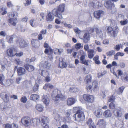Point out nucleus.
I'll list each match as a JSON object with an SVG mask.
<instances>
[{
    "label": "nucleus",
    "mask_w": 128,
    "mask_h": 128,
    "mask_svg": "<svg viewBox=\"0 0 128 128\" xmlns=\"http://www.w3.org/2000/svg\"><path fill=\"white\" fill-rule=\"evenodd\" d=\"M128 20L127 19L124 20H121L120 21V23L122 25H124L127 23Z\"/></svg>",
    "instance_id": "obj_55"
},
{
    "label": "nucleus",
    "mask_w": 128,
    "mask_h": 128,
    "mask_svg": "<svg viewBox=\"0 0 128 128\" xmlns=\"http://www.w3.org/2000/svg\"><path fill=\"white\" fill-rule=\"evenodd\" d=\"M32 82L31 80H25L23 83V86L26 87H31L32 86Z\"/></svg>",
    "instance_id": "obj_20"
},
{
    "label": "nucleus",
    "mask_w": 128,
    "mask_h": 128,
    "mask_svg": "<svg viewBox=\"0 0 128 128\" xmlns=\"http://www.w3.org/2000/svg\"><path fill=\"white\" fill-rule=\"evenodd\" d=\"M123 46V45L121 44L116 45L114 47V50H116L117 51H119L120 50V48H122Z\"/></svg>",
    "instance_id": "obj_37"
},
{
    "label": "nucleus",
    "mask_w": 128,
    "mask_h": 128,
    "mask_svg": "<svg viewBox=\"0 0 128 128\" xmlns=\"http://www.w3.org/2000/svg\"><path fill=\"white\" fill-rule=\"evenodd\" d=\"M5 94L4 93H1L0 96L1 97H2L3 95L4 96V101L6 102H8L9 101V95L8 94Z\"/></svg>",
    "instance_id": "obj_25"
},
{
    "label": "nucleus",
    "mask_w": 128,
    "mask_h": 128,
    "mask_svg": "<svg viewBox=\"0 0 128 128\" xmlns=\"http://www.w3.org/2000/svg\"><path fill=\"white\" fill-rule=\"evenodd\" d=\"M6 54L8 57H14L16 54V50L14 48H8L6 51Z\"/></svg>",
    "instance_id": "obj_5"
},
{
    "label": "nucleus",
    "mask_w": 128,
    "mask_h": 128,
    "mask_svg": "<svg viewBox=\"0 0 128 128\" xmlns=\"http://www.w3.org/2000/svg\"><path fill=\"white\" fill-rule=\"evenodd\" d=\"M118 31V30L116 29L115 30H113L112 34H111L112 36L115 37L117 35Z\"/></svg>",
    "instance_id": "obj_46"
},
{
    "label": "nucleus",
    "mask_w": 128,
    "mask_h": 128,
    "mask_svg": "<svg viewBox=\"0 0 128 128\" xmlns=\"http://www.w3.org/2000/svg\"><path fill=\"white\" fill-rule=\"evenodd\" d=\"M103 115L106 118L111 117L112 114L110 110H106L103 113Z\"/></svg>",
    "instance_id": "obj_21"
},
{
    "label": "nucleus",
    "mask_w": 128,
    "mask_h": 128,
    "mask_svg": "<svg viewBox=\"0 0 128 128\" xmlns=\"http://www.w3.org/2000/svg\"><path fill=\"white\" fill-rule=\"evenodd\" d=\"M73 109L74 112L76 113H79L80 112L82 111V108L79 107H74L73 108Z\"/></svg>",
    "instance_id": "obj_36"
},
{
    "label": "nucleus",
    "mask_w": 128,
    "mask_h": 128,
    "mask_svg": "<svg viewBox=\"0 0 128 128\" xmlns=\"http://www.w3.org/2000/svg\"><path fill=\"white\" fill-rule=\"evenodd\" d=\"M115 100L114 97L112 95L109 98V99L108 100V102H113Z\"/></svg>",
    "instance_id": "obj_57"
},
{
    "label": "nucleus",
    "mask_w": 128,
    "mask_h": 128,
    "mask_svg": "<svg viewBox=\"0 0 128 128\" xmlns=\"http://www.w3.org/2000/svg\"><path fill=\"white\" fill-rule=\"evenodd\" d=\"M92 86L91 85H87L86 87V88L87 91L88 92H90L92 90Z\"/></svg>",
    "instance_id": "obj_45"
},
{
    "label": "nucleus",
    "mask_w": 128,
    "mask_h": 128,
    "mask_svg": "<svg viewBox=\"0 0 128 128\" xmlns=\"http://www.w3.org/2000/svg\"><path fill=\"white\" fill-rule=\"evenodd\" d=\"M17 14L16 12H12L10 14L8 15V16L10 18H16V16Z\"/></svg>",
    "instance_id": "obj_40"
},
{
    "label": "nucleus",
    "mask_w": 128,
    "mask_h": 128,
    "mask_svg": "<svg viewBox=\"0 0 128 128\" xmlns=\"http://www.w3.org/2000/svg\"><path fill=\"white\" fill-rule=\"evenodd\" d=\"M107 30L108 33H110L113 30V28L110 26H108L107 27Z\"/></svg>",
    "instance_id": "obj_62"
},
{
    "label": "nucleus",
    "mask_w": 128,
    "mask_h": 128,
    "mask_svg": "<svg viewBox=\"0 0 128 128\" xmlns=\"http://www.w3.org/2000/svg\"><path fill=\"white\" fill-rule=\"evenodd\" d=\"M23 53L22 52H20L19 53H17L16 51V56H17L20 57L23 55Z\"/></svg>",
    "instance_id": "obj_61"
},
{
    "label": "nucleus",
    "mask_w": 128,
    "mask_h": 128,
    "mask_svg": "<svg viewBox=\"0 0 128 128\" xmlns=\"http://www.w3.org/2000/svg\"><path fill=\"white\" fill-rule=\"evenodd\" d=\"M109 91L108 90H105L104 91L102 92V95L103 98H104L106 97V94L108 95V94Z\"/></svg>",
    "instance_id": "obj_43"
},
{
    "label": "nucleus",
    "mask_w": 128,
    "mask_h": 128,
    "mask_svg": "<svg viewBox=\"0 0 128 128\" xmlns=\"http://www.w3.org/2000/svg\"><path fill=\"white\" fill-rule=\"evenodd\" d=\"M16 42L17 44H19L20 48H24L28 46L27 43L23 39L19 37L18 38V39Z\"/></svg>",
    "instance_id": "obj_7"
},
{
    "label": "nucleus",
    "mask_w": 128,
    "mask_h": 128,
    "mask_svg": "<svg viewBox=\"0 0 128 128\" xmlns=\"http://www.w3.org/2000/svg\"><path fill=\"white\" fill-rule=\"evenodd\" d=\"M122 80L125 82H128V75H126L124 78H122Z\"/></svg>",
    "instance_id": "obj_54"
},
{
    "label": "nucleus",
    "mask_w": 128,
    "mask_h": 128,
    "mask_svg": "<svg viewBox=\"0 0 128 128\" xmlns=\"http://www.w3.org/2000/svg\"><path fill=\"white\" fill-rule=\"evenodd\" d=\"M38 118H31L30 117L26 116L22 117L21 120V122L23 125L26 126L34 125L39 122Z\"/></svg>",
    "instance_id": "obj_1"
},
{
    "label": "nucleus",
    "mask_w": 128,
    "mask_h": 128,
    "mask_svg": "<svg viewBox=\"0 0 128 128\" xmlns=\"http://www.w3.org/2000/svg\"><path fill=\"white\" fill-rule=\"evenodd\" d=\"M92 79L91 76L90 74H88L86 76L84 79V81L86 82L87 84H88L91 82Z\"/></svg>",
    "instance_id": "obj_22"
},
{
    "label": "nucleus",
    "mask_w": 128,
    "mask_h": 128,
    "mask_svg": "<svg viewBox=\"0 0 128 128\" xmlns=\"http://www.w3.org/2000/svg\"><path fill=\"white\" fill-rule=\"evenodd\" d=\"M4 79V76L3 74H0V83L2 85L3 84V81Z\"/></svg>",
    "instance_id": "obj_47"
},
{
    "label": "nucleus",
    "mask_w": 128,
    "mask_h": 128,
    "mask_svg": "<svg viewBox=\"0 0 128 128\" xmlns=\"http://www.w3.org/2000/svg\"><path fill=\"white\" fill-rule=\"evenodd\" d=\"M60 59L62 60V61L60 62L59 66L62 68H66L67 66V64L63 61V59L62 58L59 59L60 61Z\"/></svg>",
    "instance_id": "obj_18"
},
{
    "label": "nucleus",
    "mask_w": 128,
    "mask_h": 128,
    "mask_svg": "<svg viewBox=\"0 0 128 128\" xmlns=\"http://www.w3.org/2000/svg\"><path fill=\"white\" fill-rule=\"evenodd\" d=\"M65 5L64 4H60L57 7V9L54 8L52 11V14L60 19L63 18L62 13L64 11Z\"/></svg>",
    "instance_id": "obj_2"
},
{
    "label": "nucleus",
    "mask_w": 128,
    "mask_h": 128,
    "mask_svg": "<svg viewBox=\"0 0 128 128\" xmlns=\"http://www.w3.org/2000/svg\"><path fill=\"white\" fill-rule=\"evenodd\" d=\"M109 106L110 109H113L114 108L115 105L112 102H111L109 105Z\"/></svg>",
    "instance_id": "obj_59"
},
{
    "label": "nucleus",
    "mask_w": 128,
    "mask_h": 128,
    "mask_svg": "<svg viewBox=\"0 0 128 128\" xmlns=\"http://www.w3.org/2000/svg\"><path fill=\"white\" fill-rule=\"evenodd\" d=\"M86 124L89 126L94 124L92 119L89 118L86 122Z\"/></svg>",
    "instance_id": "obj_48"
},
{
    "label": "nucleus",
    "mask_w": 128,
    "mask_h": 128,
    "mask_svg": "<svg viewBox=\"0 0 128 128\" xmlns=\"http://www.w3.org/2000/svg\"><path fill=\"white\" fill-rule=\"evenodd\" d=\"M102 112L101 111L98 110L95 112V114L97 117L98 118H100L102 116Z\"/></svg>",
    "instance_id": "obj_38"
},
{
    "label": "nucleus",
    "mask_w": 128,
    "mask_h": 128,
    "mask_svg": "<svg viewBox=\"0 0 128 128\" xmlns=\"http://www.w3.org/2000/svg\"><path fill=\"white\" fill-rule=\"evenodd\" d=\"M51 96L52 99L56 101H58L60 100H64L66 98V96L62 94L60 91L58 89H55L53 91Z\"/></svg>",
    "instance_id": "obj_3"
},
{
    "label": "nucleus",
    "mask_w": 128,
    "mask_h": 128,
    "mask_svg": "<svg viewBox=\"0 0 128 128\" xmlns=\"http://www.w3.org/2000/svg\"><path fill=\"white\" fill-rule=\"evenodd\" d=\"M90 36L88 33H85L83 36L82 40L84 43H88L90 41Z\"/></svg>",
    "instance_id": "obj_10"
},
{
    "label": "nucleus",
    "mask_w": 128,
    "mask_h": 128,
    "mask_svg": "<svg viewBox=\"0 0 128 128\" xmlns=\"http://www.w3.org/2000/svg\"><path fill=\"white\" fill-rule=\"evenodd\" d=\"M17 71L18 75L19 76L24 75L26 72V70L24 68L21 67L17 68Z\"/></svg>",
    "instance_id": "obj_14"
},
{
    "label": "nucleus",
    "mask_w": 128,
    "mask_h": 128,
    "mask_svg": "<svg viewBox=\"0 0 128 128\" xmlns=\"http://www.w3.org/2000/svg\"><path fill=\"white\" fill-rule=\"evenodd\" d=\"M54 19V17L51 15V13L50 12L48 13L46 16L47 21L49 22H51Z\"/></svg>",
    "instance_id": "obj_28"
},
{
    "label": "nucleus",
    "mask_w": 128,
    "mask_h": 128,
    "mask_svg": "<svg viewBox=\"0 0 128 128\" xmlns=\"http://www.w3.org/2000/svg\"><path fill=\"white\" fill-rule=\"evenodd\" d=\"M42 97L43 98L42 99V101L46 106L48 105L50 102L49 96L44 95Z\"/></svg>",
    "instance_id": "obj_16"
},
{
    "label": "nucleus",
    "mask_w": 128,
    "mask_h": 128,
    "mask_svg": "<svg viewBox=\"0 0 128 128\" xmlns=\"http://www.w3.org/2000/svg\"><path fill=\"white\" fill-rule=\"evenodd\" d=\"M54 119L56 120V121H58L60 119V116L58 114H56L55 115V116H54Z\"/></svg>",
    "instance_id": "obj_58"
},
{
    "label": "nucleus",
    "mask_w": 128,
    "mask_h": 128,
    "mask_svg": "<svg viewBox=\"0 0 128 128\" xmlns=\"http://www.w3.org/2000/svg\"><path fill=\"white\" fill-rule=\"evenodd\" d=\"M41 72V75L44 77L48 76L49 72L46 70H42Z\"/></svg>",
    "instance_id": "obj_34"
},
{
    "label": "nucleus",
    "mask_w": 128,
    "mask_h": 128,
    "mask_svg": "<svg viewBox=\"0 0 128 128\" xmlns=\"http://www.w3.org/2000/svg\"><path fill=\"white\" fill-rule=\"evenodd\" d=\"M124 89V87L123 86L119 88L116 92L118 94H120L122 93Z\"/></svg>",
    "instance_id": "obj_42"
},
{
    "label": "nucleus",
    "mask_w": 128,
    "mask_h": 128,
    "mask_svg": "<svg viewBox=\"0 0 128 128\" xmlns=\"http://www.w3.org/2000/svg\"><path fill=\"white\" fill-rule=\"evenodd\" d=\"M74 119L75 121L80 122L83 120L85 118V116L83 112H80L79 113H76L73 116Z\"/></svg>",
    "instance_id": "obj_4"
},
{
    "label": "nucleus",
    "mask_w": 128,
    "mask_h": 128,
    "mask_svg": "<svg viewBox=\"0 0 128 128\" xmlns=\"http://www.w3.org/2000/svg\"><path fill=\"white\" fill-rule=\"evenodd\" d=\"M1 43L2 46L3 48H4L5 46V42L3 38H2L0 40V44Z\"/></svg>",
    "instance_id": "obj_53"
},
{
    "label": "nucleus",
    "mask_w": 128,
    "mask_h": 128,
    "mask_svg": "<svg viewBox=\"0 0 128 128\" xmlns=\"http://www.w3.org/2000/svg\"><path fill=\"white\" fill-rule=\"evenodd\" d=\"M95 30L96 34L98 35L99 37L101 38H103L104 35L102 31L97 28H95Z\"/></svg>",
    "instance_id": "obj_19"
},
{
    "label": "nucleus",
    "mask_w": 128,
    "mask_h": 128,
    "mask_svg": "<svg viewBox=\"0 0 128 128\" xmlns=\"http://www.w3.org/2000/svg\"><path fill=\"white\" fill-rule=\"evenodd\" d=\"M83 45L82 44L80 43H77L75 45V48L77 50L80 49L81 48L83 47Z\"/></svg>",
    "instance_id": "obj_41"
},
{
    "label": "nucleus",
    "mask_w": 128,
    "mask_h": 128,
    "mask_svg": "<svg viewBox=\"0 0 128 128\" xmlns=\"http://www.w3.org/2000/svg\"><path fill=\"white\" fill-rule=\"evenodd\" d=\"M11 128H18V126L17 124L14 123H12L11 124Z\"/></svg>",
    "instance_id": "obj_64"
},
{
    "label": "nucleus",
    "mask_w": 128,
    "mask_h": 128,
    "mask_svg": "<svg viewBox=\"0 0 128 128\" xmlns=\"http://www.w3.org/2000/svg\"><path fill=\"white\" fill-rule=\"evenodd\" d=\"M27 100V98L26 96L22 97L20 100L21 101L24 103H26Z\"/></svg>",
    "instance_id": "obj_51"
},
{
    "label": "nucleus",
    "mask_w": 128,
    "mask_h": 128,
    "mask_svg": "<svg viewBox=\"0 0 128 128\" xmlns=\"http://www.w3.org/2000/svg\"><path fill=\"white\" fill-rule=\"evenodd\" d=\"M8 39V42L9 43H11L13 42V39H14L15 40L16 42L17 41L18 38L15 35H13L11 36H8L7 37Z\"/></svg>",
    "instance_id": "obj_8"
},
{
    "label": "nucleus",
    "mask_w": 128,
    "mask_h": 128,
    "mask_svg": "<svg viewBox=\"0 0 128 128\" xmlns=\"http://www.w3.org/2000/svg\"><path fill=\"white\" fill-rule=\"evenodd\" d=\"M38 43V42L37 40H32L31 41V44L34 46L35 47L36 46V44Z\"/></svg>",
    "instance_id": "obj_49"
},
{
    "label": "nucleus",
    "mask_w": 128,
    "mask_h": 128,
    "mask_svg": "<svg viewBox=\"0 0 128 128\" xmlns=\"http://www.w3.org/2000/svg\"><path fill=\"white\" fill-rule=\"evenodd\" d=\"M38 119L40 120L39 122L40 121H41L42 122V126H44V124H47L48 122V118L46 117L42 116L40 118H38Z\"/></svg>",
    "instance_id": "obj_17"
},
{
    "label": "nucleus",
    "mask_w": 128,
    "mask_h": 128,
    "mask_svg": "<svg viewBox=\"0 0 128 128\" xmlns=\"http://www.w3.org/2000/svg\"><path fill=\"white\" fill-rule=\"evenodd\" d=\"M69 91L72 92H75L78 91V88L76 87H72L69 89Z\"/></svg>",
    "instance_id": "obj_35"
},
{
    "label": "nucleus",
    "mask_w": 128,
    "mask_h": 128,
    "mask_svg": "<svg viewBox=\"0 0 128 128\" xmlns=\"http://www.w3.org/2000/svg\"><path fill=\"white\" fill-rule=\"evenodd\" d=\"M105 124V121L104 119L99 120L97 123V124L100 126H104Z\"/></svg>",
    "instance_id": "obj_39"
},
{
    "label": "nucleus",
    "mask_w": 128,
    "mask_h": 128,
    "mask_svg": "<svg viewBox=\"0 0 128 128\" xmlns=\"http://www.w3.org/2000/svg\"><path fill=\"white\" fill-rule=\"evenodd\" d=\"M115 54V52L114 50H111L106 52V54L107 56H111L114 54Z\"/></svg>",
    "instance_id": "obj_44"
},
{
    "label": "nucleus",
    "mask_w": 128,
    "mask_h": 128,
    "mask_svg": "<svg viewBox=\"0 0 128 128\" xmlns=\"http://www.w3.org/2000/svg\"><path fill=\"white\" fill-rule=\"evenodd\" d=\"M104 5L108 10H110L112 9V7L115 6L114 4L109 0L107 1L104 4Z\"/></svg>",
    "instance_id": "obj_12"
},
{
    "label": "nucleus",
    "mask_w": 128,
    "mask_h": 128,
    "mask_svg": "<svg viewBox=\"0 0 128 128\" xmlns=\"http://www.w3.org/2000/svg\"><path fill=\"white\" fill-rule=\"evenodd\" d=\"M42 66L44 68L49 69L51 67V65L48 61H46L42 64Z\"/></svg>",
    "instance_id": "obj_27"
},
{
    "label": "nucleus",
    "mask_w": 128,
    "mask_h": 128,
    "mask_svg": "<svg viewBox=\"0 0 128 128\" xmlns=\"http://www.w3.org/2000/svg\"><path fill=\"white\" fill-rule=\"evenodd\" d=\"M17 21L16 18H10L9 20V22L10 24L12 25L13 26H15L16 24V22Z\"/></svg>",
    "instance_id": "obj_24"
},
{
    "label": "nucleus",
    "mask_w": 128,
    "mask_h": 128,
    "mask_svg": "<svg viewBox=\"0 0 128 128\" xmlns=\"http://www.w3.org/2000/svg\"><path fill=\"white\" fill-rule=\"evenodd\" d=\"M25 66L26 69L29 72H32L34 69V66L32 65L27 64Z\"/></svg>",
    "instance_id": "obj_26"
},
{
    "label": "nucleus",
    "mask_w": 128,
    "mask_h": 128,
    "mask_svg": "<svg viewBox=\"0 0 128 128\" xmlns=\"http://www.w3.org/2000/svg\"><path fill=\"white\" fill-rule=\"evenodd\" d=\"M124 55V54L120 52H117L114 55V58L118 60V56H122Z\"/></svg>",
    "instance_id": "obj_32"
},
{
    "label": "nucleus",
    "mask_w": 128,
    "mask_h": 128,
    "mask_svg": "<svg viewBox=\"0 0 128 128\" xmlns=\"http://www.w3.org/2000/svg\"><path fill=\"white\" fill-rule=\"evenodd\" d=\"M83 98L84 100L88 102L92 103L94 101V97L92 95L88 94H84L83 95Z\"/></svg>",
    "instance_id": "obj_6"
},
{
    "label": "nucleus",
    "mask_w": 128,
    "mask_h": 128,
    "mask_svg": "<svg viewBox=\"0 0 128 128\" xmlns=\"http://www.w3.org/2000/svg\"><path fill=\"white\" fill-rule=\"evenodd\" d=\"M88 57L89 58L92 59V58L94 55V50H93L90 49L88 50Z\"/></svg>",
    "instance_id": "obj_29"
},
{
    "label": "nucleus",
    "mask_w": 128,
    "mask_h": 128,
    "mask_svg": "<svg viewBox=\"0 0 128 128\" xmlns=\"http://www.w3.org/2000/svg\"><path fill=\"white\" fill-rule=\"evenodd\" d=\"M43 80L40 77H38L37 80V82L39 84H41L43 82Z\"/></svg>",
    "instance_id": "obj_52"
},
{
    "label": "nucleus",
    "mask_w": 128,
    "mask_h": 128,
    "mask_svg": "<svg viewBox=\"0 0 128 128\" xmlns=\"http://www.w3.org/2000/svg\"><path fill=\"white\" fill-rule=\"evenodd\" d=\"M92 86L94 90H98L99 88L98 84L96 81H94L92 82Z\"/></svg>",
    "instance_id": "obj_30"
},
{
    "label": "nucleus",
    "mask_w": 128,
    "mask_h": 128,
    "mask_svg": "<svg viewBox=\"0 0 128 128\" xmlns=\"http://www.w3.org/2000/svg\"><path fill=\"white\" fill-rule=\"evenodd\" d=\"M39 87L38 85L37 84H36L34 86L33 88V90L34 92H36L38 90Z\"/></svg>",
    "instance_id": "obj_50"
},
{
    "label": "nucleus",
    "mask_w": 128,
    "mask_h": 128,
    "mask_svg": "<svg viewBox=\"0 0 128 128\" xmlns=\"http://www.w3.org/2000/svg\"><path fill=\"white\" fill-rule=\"evenodd\" d=\"M74 30L76 34H79L80 32V30L77 28H74Z\"/></svg>",
    "instance_id": "obj_63"
},
{
    "label": "nucleus",
    "mask_w": 128,
    "mask_h": 128,
    "mask_svg": "<svg viewBox=\"0 0 128 128\" xmlns=\"http://www.w3.org/2000/svg\"><path fill=\"white\" fill-rule=\"evenodd\" d=\"M39 98V96L36 94H33L31 95L30 97V100L34 101H35L37 100Z\"/></svg>",
    "instance_id": "obj_31"
},
{
    "label": "nucleus",
    "mask_w": 128,
    "mask_h": 128,
    "mask_svg": "<svg viewBox=\"0 0 128 128\" xmlns=\"http://www.w3.org/2000/svg\"><path fill=\"white\" fill-rule=\"evenodd\" d=\"M11 124L7 123L4 125V126L5 128H11Z\"/></svg>",
    "instance_id": "obj_56"
},
{
    "label": "nucleus",
    "mask_w": 128,
    "mask_h": 128,
    "mask_svg": "<svg viewBox=\"0 0 128 128\" xmlns=\"http://www.w3.org/2000/svg\"><path fill=\"white\" fill-rule=\"evenodd\" d=\"M54 88V86L50 83H46L43 86V88L46 90Z\"/></svg>",
    "instance_id": "obj_23"
},
{
    "label": "nucleus",
    "mask_w": 128,
    "mask_h": 128,
    "mask_svg": "<svg viewBox=\"0 0 128 128\" xmlns=\"http://www.w3.org/2000/svg\"><path fill=\"white\" fill-rule=\"evenodd\" d=\"M104 12L102 11H97L94 12V15L95 18L98 19L104 14Z\"/></svg>",
    "instance_id": "obj_13"
},
{
    "label": "nucleus",
    "mask_w": 128,
    "mask_h": 128,
    "mask_svg": "<svg viewBox=\"0 0 128 128\" xmlns=\"http://www.w3.org/2000/svg\"><path fill=\"white\" fill-rule=\"evenodd\" d=\"M81 52H82L83 54V55H81L80 58V60L81 62L86 65H88V61L86 60H85V56L86 54L82 50H81Z\"/></svg>",
    "instance_id": "obj_11"
},
{
    "label": "nucleus",
    "mask_w": 128,
    "mask_h": 128,
    "mask_svg": "<svg viewBox=\"0 0 128 128\" xmlns=\"http://www.w3.org/2000/svg\"><path fill=\"white\" fill-rule=\"evenodd\" d=\"M36 108L37 110L40 112H42L43 110V106L40 104H37Z\"/></svg>",
    "instance_id": "obj_33"
},
{
    "label": "nucleus",
    "mask_w": 128,
    "mask_h": 128,
    "mask_svg": "<svg viewBox=\"0 0 128 128\" xmlns=\"http://www.w3.org/2000/svg\"><path fill=\"white\" fill-rule=\"evenodd\" d=\"M95 28H88V32L90 33L93 32L94 31Z\"/></svg>",
    "instance_id": "obj_60"
},
{
    "label": "nucleus",
    "mask_w": 128,
    "mask_h": 128,
    "mask_svg": "<svg viewBox=\"0 0 128 128\" xmlns=\"http://www.w3.org/2000/svg\"><path fill=\"white\" fill-rule=\"evenodd\" d=\"M76 101L75 98H71L68 99L67 100V104L69 106H71L74 104Z\"/></svg>",
    "instance_id": "obj_15"
},
{
    "label": "nucleus",
    "mask_w": 128,
    "mask_h": 128,
    "mask_svg": "<svg viewBox=\"0 0 128 128\" xmlns=\"http://www.w3.org/2000/svg\"><path fill=\"white\" fill-rule=\"evenodd\" d=\"M122 109L120 107L116 108L114 112V114L118 117H120L122 116Z\"/></svg>",
    "instance_id": "obj_9"
}]
</instances>
